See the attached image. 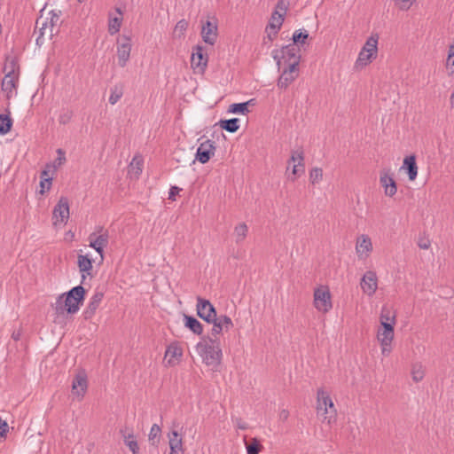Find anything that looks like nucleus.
Returning <instances> with one entry per match:
<instances>
[{
	"mask_svg": "<svg viewBox=\"0 0 454 454\" xmlns=\"http://www.w3.org/2000/svg\"><path fill=\"white\" fill-rule=\"evenodd\" d=\"M195 348L202 362L207 366H211L213 369L216 370L223 357L219 340L213 337L202 338Z\"/></svg>",
	"mask_w": 454,
	"mask_h": 454,
	"instance_id": "f257e3e1",
	"label": "nucleus"
},
{
	"mask_svg": "<svg viewBox=\"0 0 454 454\" xmlns=\"http://www.w3.org/2000/svg\"><path fill=\"white\" fill-rule=\"evenodd\" d=\"M85 294L86 290L81 285L71 288L58 298L56 310H65L68 314L76 313L84 301Z\"/></svg>",
	"mask_w": 454,
	"mask_h": 454,
	"instance_id": "f03ea898",
	"label": "nucleus"
},
{
	"mask_svg": "<svg viewBox=\"0 0 454 454\" xmlns=\"http://www.w3.org/2000/svg\"><path fill=\"white\" fill-rule=\"evenodd\" d=\"M300 51L299 46L289 43L280 49H274L271 51V56L276 61L278 70H280L283 65L287 66L291 63H295L296 67H299L301 58Z\"/></svg>",
	"mask_w": 454,
	"mask_h": 454,
	"instance_id": "7ed1b4c3",
	"label": "nucleus"
},
{
	"mask_svg": "<svg viewBox=\"0 0 454 454\" xmlns=\"http://www.w3.org/2000/svg\"><path fill=\"white\" fill-rule=\"evenodd\" d=\"M317 415L323 418V422L331 424L335 420L336 409L330 395L324 389L319 388L317 395Z\"/></svg>",
	"mask_w": 454,
	"mask_h": 454,
	"instance_id": "20e7f679",
	"label": "nucleus"
},
{
	"mask_svg": "<svg viewBox=\"0 0 454 454\" xmlns=\"http://www.w3.org/2000/svg\"><path fill=\"white\" fill-rule=\"evenodd\" d=\"M299 67L295 63L284 66L283 70L278 79L277 86L280 90H286L299 76Z\"/></svg>",
	"mask_w": 454,
	"mask_h": 454,
	"instance_id": "39448f33",
	"label": "nucleus"
},
{
	"mask_svg": "<svg viewBox=\"0 0 454 454\" xmlns=\"http://www.w3.org/2000/svg\"><path fill=\"white\" fill-rule=\"evenodd\" d=\"M98 232L99 235H97L96 232L90 233L88 237V240L90 242L89 246L99 254L101 261H103L104 248L108 245L109 235L108 231L104 230L103 227H99Z\"/></svg>",
	"mask_w": 454,
	"mask_h": 454,
	"instance_id": "423d86ee",
	"label": "nucleus"
},
{
	"mask_svg": "<svg viewBox=\"0 0 454 454\" xmlns=\"http://www.w3.org/2000/svg\"><path fill=\"white\" fill-rule=\"evenodd\" d=\"M197 315L206 321L211 323L216 320L217 313L214 305L208 301L201 297H197Z\"/></svg>",
	"mask_w": 454,
	"mask_h": 454,
	"instance_id": "0eeeda50",
	"label": "nucleus"
},
{
	"mask_svg": "<svg viewBox=\"0 0 454 454\" xmlns=\"http://www.w3.org/2000/svg\"><path fill=\"white\" fill-rule=\"evenodd\" d=\"M314 306L321 312H328L333 305L331 301V294L327 287H319L314 291Z\"/></svg>",
	"mask_w": 454,
	"mask_h": 454,
	"instance_id": "6e6552de",
	"label": "nucleus"
},
{
	"mask_svg": "<svg viewBox=\"0 0 454 454\" xmlns=\"http://www.w3.org/2000/svg\"><path fill=\"white\" fill-rule=\"evenodd\" d=\"M208 61L207 53L201 45H196L193 47L192 53L191 56V66L199 73H204Z\"/></svg>",
	"mask_w": 454,
	"mask_h": 454,
	"instance_id": "1a4fd4ad",
	"label": "nucleus"
},
{
	"mask_svg": "<svg viewBox=\"0 0 454 454\" xmlns=\"http://www.w3.org/2000/svg\"><path fill=\"white\" fill-rule=\"evenodd\" d=\"M215 152V142L207 139L199 145L195 154V160H198L201 164H205L209 161L212 156H214Z\"/></svg>",
	"mask_w": 454,
	"mask_h": 454,
	"instance_id": "9d476101",
	"label": "nucleus"
},
{
	"mask_svg": "<svg viewBox=\"0 0 454 454\" xmlns=\"http://www.w3.org/2000/svg\"><path fill=\"white\" fill-rule=\"evenodd\" d=\"M88 387V379L85 370H80L73 379L72 393L79 399H82Z\"/></svg>",
	"mask_w": 454,
	"mask_h": 454,
	"instance_id": "9b49d317",
	"label": "nucleus"
},
{
	"mask_svg": "<svg viewBox=\"0 0 454 454\" xmlns=\"http://www.w3.org/2000/svg\"><path fill=\"white\" fill-rule=\"evenodd\" d=\"M360 286L368 296H372L378 288V278L375 271H366L361 278Z\"/></svg>",
	"mask_w": 454,
	"mask_h": 454,
	"instance_id": "f8f14e48",
	"label": "nucleus"
},
{
	"mask_svg": "<svg viewBox=\"0 0 454 454\" xmlns=\"http://www.w3.org/2000/svg\"><path fill=\"white\" fill-rule=\"evenodd\" d=\"M54 224L66 223L69 217V204L66 197H61L53 209Z\"/></svg>",
	"mask_w": 454,
	"mask_h": 454,
	"instance_id": "ddd939ff",
	"label": "nucleus"
},
{
	"mask_svg": "<svg viewBox=\"0 0 454 454\" xmlns=\"http://www.w3.org/2000/svg\"><path fill=\"white\" fill-rule=\"evenodd\" d=\"M210 324H213V326L211 328V335L209 337L213 338H216V336L223 331L228 332L233 327L232 320L227 315L217 316L216 320L212 321Z\"/></svg>",
	"mask_w": 454,
	"mask_h": 454,
	"instance_id": "4468645a",
	"label": "nucleus"
},
{
	"mask_svg": "<svg viewBox=\"0 0 454 454\" xmlns=\"http://www.w3.org/2000/svg\"><path fill=\"white\" fill-rule=\"evenodd\" d=\"M372 251V243L368 235L363 234L359 236L356 243V253L359 259H366Z\"/></svg>",
	"mask_w": 454,
	"mask_h": 454,
	"instance_id": "2eb2a0df",
	"label": "nucleus"
},
{
	"mask_svg": "<svg viewBox=\"0 0 454 454\" xmlns=\"http://www.w3.org/2000/svg\"><path fill=\"white\" fill-rule=\"evenodd\" d=\"M294 162V166L292 168V174L294 176H299L305 171L304 166V153L301 148L292 151L291 158L289 160V163ZM295 180V177L293 178V181Z\"/></svg>",
	"mask_w": 454,
	"mask_h": 454,
	"instance_id": "dca6fc26",
	"label": "nucleus"
},
{
	"mask_svg": "<svg viewBox=\"0 0 454 454\" xmlns=\"http://www.w3.org/2000/svg\"><path fill=\"white\" fill-rule=\"evenodd\" d=\"M217 23L207 20L203 23L201 27V36L203 41L209 44L214 45L217 39Z\"/></svg>",
	"mask_w": 454,
	"mask_h": 454,
	"instance_id": "f3484780",
	"label": "nucleus"
},
{
	"mask_svg": "<svg viewBox=\"0 0 454 454\" xmlns=\"http://www.w3.org/2000/svg\"><path fill=\"white\" fill-rule=\"evenodd\" d=\"M104 298V293L101 291H96L91 296L86 309L83 310L82 315L84 319L88 320L93 317L98 308L99 307Z\"/></svg>",
	"mask_w": 454,
	"mask_h": 454,
	"instance_id": "a211bd4d",
	"label": "nucleus"
},
{
	"mask_svg": "<svg viewBox=\"0 0 454 454\" xmlns=\"http://www.w3.org/2000/svg\"><path fill=\"white\" fill-rule=\"evenodd\" d=\"M122 40L123 42L120 43L117 47V57L119 66L124 67L129 59L131 44L129 37L125 36Z\"/></svg>",
	"mask_w": 454,
	"mask_h": 454,
	"instance_id": "6ab92c4d",
	"label": "nucleus"
},
{
	"mask_svg": "<svg viewBox=\"0 0 454 454\" xmlns=\"http://www.w3.org/2000/svg\"><path fill=\"white\" fill-rule=\"evenodd\" d=\"M380 183L381 186L384 188V193L386 196L393 197L396 193V183L394 180V178L389 175L388 171H384L380 173Z\"/></svg>",
	"mask_w": 454,
	"mask_h": 454,
	"instance_id": "aec40b11",
	"label": "nucleus"
},
{
	"mask_svg": "<svg viewBox=\"0 0 454 454\" xmlns=\"http://www.w3.org/2000/svg\"><path fill=\"white\" fill-rule=\"evenodd\" d=\"M401 169L406 171L409 180L414 181L418 176V166L416 162V156L414 154L406 156L403 159V166Z\"/></svg>",
	"mask_w": 454,
	"mask_h": 454,
	"instance_id": "412c9836",
	"label": "nucleus"
},
{
	"mask_svg": "<svg viewBox=\"0 0 454 454\" xmlns=\"http://www.w3.org/2000/svg\"><path fill=\"white\" fill-rule=\"evenodd\" d=\"M168 443L170 448V454H184L183 439L177 431L173 430L168 434Z\"/></svg>",
	"mask_w": 454,
	"mask_h": 454,
	"instance_id": "4be33fe9",
	"label": "nucleus"
},
{
	"mask_svg": "<svg viewBox=\"0 0 454 454\" xmlns=\"http://www.w3.org/2000/svg\"><path fill=\"white\" fill-rule=\"evenodd\" d=\"M394 325L395 324L381 325L382 329L378 333V340L381 345H391L394 338Z\"/></svg>",
	"mask_w": 454,
	"mask_h": 454,
	"instance_id": "5701e85b",
	"label": "nucleus"
},
{
	"mask_svg": "<svg viewBox=\"0 0 454 454\" xmlns=\"http://www.w3.org/2000/svg\"><path fill=\"white\" fill-rule=\"evenodd\" d=\"M77 265L80 272L82 274V279L85 278V273L90 275V270L93 267V260L89 258L88 255L79 254Z\"/></svg>",
	"mask_w": 454,
	"mask_h": 454,
	"instance_id": "b1692460",
	"label": "nucleus"
},
{
	"mask_svg": "<svg viewBox=\"0 0 454 454\" xmlns=\"http://www.w3.org/2000/svg\"><path fill=\"white\" fill-rule=\"evenodd\" d=\"M184 326L191 330L194 334L200 335L203 333L202 324L194 317L184 315Z\"/></svg>",
	"mask_w": 454,
	"mask_h": 454,
	"instance_id": "393cba45",
	"label": "nucleus"
},
{
	"mask_svg": "<svg viewBox=\"0 0 454 454\" xmlns=\"http://www.w3.org/2000/svg\"><path fill=\"white\" fill-rule=\"evenodd\" d=\"M183 356V350L177 344V342H173L170 345L168 346L166 352H165V357H169L168 363L169 364H174L175 361L174 359L177 360Z\"/></svg>",
	"mask_w": 454,
	"mask_h": 454,
	"instance_id": "a878e982",
	"label": "nucleus"
},
{
	"mask_svg": "<svg viewBox=\"0 0 454 454\" xmlns=\"http://www.w3.org/2000/svg\"><path fill=\"white\" fill-rule=\"evenodd\" d=\"M115 11L119 14V17H112L111 14H109L108 32L110 35L118 33L121 26L122 12L119 7H116Z\"/></svg>",
	"mask_w": 454,
	"mask_h": 454,
	"instance_id": "bb28decb",
	"label": "nucleus"
},
{
	"mask_svg": "<svg viewBox=\"0 0 454 454\" xmlns=\"http://www.w3.org/2000/svg\"><path fill=\"white\" fill-rule=\"evenodd\" d=\"M278 11H274L270 16V21L268 25L266 26V32L269 30H274V35L278 34L280 30L283 22L285 20L282 16L278 15Z\"/></svg>",
	"mask_w": 454,
	"mask_h": 454,
	"instance_id": "cd10ccee",
	"label": "nucleus"
},
{
	"mask_svg": "<svg viewBox=\"0 0 454 454\" xmlns=\"http://www.w3.org/2000/svg\"><path fill=\"white\" fill-rule=\"evenodd\" d=\"M218 124L221 129L230 133H235L239 129V119L231 118L228 120H220Z\"/></svg>",
	"mask_w": 454,
	"mask_h": 454,
	"instance_id": "c85d7f7f",
	"label": "nucleus"
},
{
	"mask_svg": "<svg viewBox=\"0 0 454 454\" xmlns=\"http://www.w3.org/2000/svg\"><path fill=\"white\" fill-rule=\"evenodd\" d=\"M254 99H250L247 102L231 104L229 106L228 112L231 114H247L249 112L248 106L254 105Z\"/></svg>",
	"mask_w": 454,
	"mask_h": 454,
	"instance_id": "c756f323",
	"label": "nucleus"
},
{
	"mask_svg": "<svg viewBox=\"0 0 454 454\" xmlns=\"http://www.w3.org/2000/svg\"><path fill=\"white\" fill-rule=\"evenodd\" d=\"M362 51L372 53L374 56H377L378 52V35H371L365 42L364 45L361 49Z\"/></svg>",
	"mask_w": 454,
	"mask_h": 454,
	"instance_id": "7c9ffc66",
	"label": "nucleus"
},
{
	"mask_svg": "<svg viewBox=\"0 0 454 454\" xmlns=\"http://www.w3.org/2000/svg\"><path fill=\"white\" fill-rule=\"evenodd\" d=\"M123 441L125 445L129 449L132 454H139L138 443L135 440L133 430H129V433L128 434H123Z\"/></svg>",
	"mask_w": 454,
	"mask_h": 454,
	"instance_id": "2f4dec72",
	"label": "nucleus"
},
{
	"mask_svg": "<svg viewBox=\"0 0 454 454\" xmlns=\"http://www.w3.org/2000/svg\"><path fill=\"white\" fill-rule=\"evenodd\" d=\"M309 38V33L305 29H297L294 32L292 40L293 43L299 47L306 43V40Z\"/></svg>",
	"mask_w": 454,
	"mask_h": 454,
	"instance_id": "473e14b6",
	"label": "nucleus"
},
{
	"mask_svg": "<svg viewBox=\"0 0 454 454\" xmlns=\"http://www.w3.org/2000/svg\"><path fill=\"white\" fill-rule=\"evenodd\" d=\"M50 14V18H47L46 19V21L43 24V27H41V30H44L48 24L51 25V35H52V27L56 25H58V23L59 22V20H60V16H61V11H55V10H52L49 12Z\"/></svg>",
	"mask_w": 454,
	"mask_h": 454,
	"instance_id": "72a5a7b5",
	"label": "nucleus"
},
{
	"mask_svg": "<svg viewBox=\"0 0 454 454\" xmlns=\"http://www.w3.org/2000/svg\"><path fill=\"white\" fill-rule=\"evenodd\" d=\"M123 95V85L122 84H115L110 89V97L109 103L111 105H115Z\"/></svg>",
	"mask_w": 454,
	"mask_h": 454,
	"instance_id": "f704fd0d",
	"label": "nucleus"
},
{
	"mask_svg": "<svg viewBox=\"0 0 454 454\" xmlns=\"http://www.w3.org/2000/svg\"><path fill=\"white\" fill-rule=\"evenodd\" d=\"M411 377L415 382L421 381L425 377V368L421 363H415L411 366Z\"/></svg>",
	"mask_w": 454,
	"mask_h": 454,
	"instance_id": "c9c22d12",
	"label": "nucleus"
},
{
	"mask_svg": "<svg viewBox=\"0 0 454 454\" xmlns=\"http://www.w3.org/2000/svg\"><path fill=\"white\" fill-rule=\"evenodd\" d=\"M376 57L377 56H374L372 53H368L361 50L356 61V67H364L371 63L372 59H376Z\"/></svg>",
	"mask_w": 454,
	"mask_h": 454,
	"instance_id": "e433bc0d",
	"label": "nucleus"
},
{
	"mask_svg": "<svg viewBox=\"0 0 454 454\" xmlns=\"http://www.w3.org/2000/svg\"><path fill=\"white\" fill-rule=\"evenodd\" d=\"M248 228L245 223L238 224L234 228V235L236 243L242 242L247 235Z\"/></svg>",
	"mask_w": 454,
	"mask_h": 454,
	"instance_id": "4c0bfd02",
	"label": "nucleus"
},
{
	"mask_svg": "<svg viewBox=\"0 0 454 454\" xmlns=\"http://www.w3.org/2000/svg\"><path fill=\"white\" fill-rule=\"evenodd\" d=\"M262 448V445L257 438H252L249 442H246L247 454H259Z\"/></svg>",
	"mask_w": 454,
	"mask_h": 454,
	"instance_id": "58836bf2",
	"label": "nucleus"
},
{
	"mask_svg": "<svg viewBox=\"0 0 454 454\" xmlns=\"http://www.w3.org/2000/svg\"><path fill=\"white\" fill-rule=\"evenodd\" d=\"M16 87V75L6 74L2 81V90L6 92H12Z\"/></svg>",
	"mask_w": 454,
	"mask_h": 454,
	"instance_id": "ea45409f",
	"label": "nucleus"
},
{
	"mask_svg": "<svg viewBox=\"0 0 454 454\" xmlns=\"http://www.w3.org/2000/svg\"><path fill=\"white\" fill-rule=\"evenodd\" d=\"M12 127V120L7 114H0V135L7 134Z\"/></svg>",
	"mask_w": 454,
	"mask_h": 454,
	"instance_id": "a19ab883",
	"label": "nucleus"
},
{
	"mask_svg": "<svg viewBox=\"0 0 454 454\" xmlns=\"http://www.w3.org/2000/svg\"><path fill=\"white\" fill-rule=\"evenodd\" d=\"M380 324H395V317L391 315L389 309L387 308H382L380 313Z\"/></svg>",
	"mask_w": 454,
	"mask_h": 454,
	"instance_id": "79ce46f5",
	"label": "nucleus"
},
{
	"mask_svg": "<svg viewBox=\"0 0 454 454\" xmlns=\"http://www.w3.org/2000/svg\"><path fill=\"white\" fill-rule=\"evenodd\" d=\"M323 178V170L320 168H313L309 172V181L315 184L319 183Z\"/></svg>",
	"mask_w": 454,
	"mask_h": 454,
	"instance_id": "37998d69",
	"label": "nucleus"
},
{
	"mask_svg": "<svg viewBox=\"0 0 454 454\" xmlns=\"http://www.w3.org/2000/svg\"><path fill=\"white\" fill-rule=\"evenodd\" d=\"M288 6L289 2L287 0H278L276 4L275 11H278V15L282 16V18L285 19V16L288 10Z\"/></svg>",
	"mask_w": 454,
	"mask_h": 454,
	"instance_id": "c03bdc74",
	"label": "nucleus"
},
{
	"mask_svg": "<svg viewBox=\"0 0 454 454\" xmlns=\"http://www.w3.org/2000/svg\"><path fill=\"white\" fill-rule=\"evenodd\" d=\"M160 432H161V429H160V426H158L157 424H153L152 426L148 437H149V441L152 442L153 445H155L159 442V440L157 442H155V439L160 436Z\"/></svg>",
	"mask_w": 454,
	"mask_h": 454,
	"instance_id": "a18cd8bd",
	"label": "nucleus"
},
{
	"mask_svg": "<svg viewBox=\"0 0 454 454\" xmlns=\"http://www.w3.org/2000/svg\"><path fill=\"white\" fill-rule=\"evenodd\" d=\"M17 67L18 65L14 59H7L4 71L6 72V74H10L11 75H15V70Z\"/></svg>",
	"mask_w": 454,
	"mask_h": 454,
	"instance_id": "49530a36",
	"label": "nucleus"
},
{
	"mask_svg": "<svg viewBox=\"0 0 454 454\" xmlns=\"http://www.w3.org/2000/svg\"><path fill=\"white\" fill-rule=\"evenodd\" d=\"M73 117V112L70 110L63 111L59 117V121L60 124H67Z\"/></svg>",
	"mask_w": 454,
	"mask_h": 454,
	"instance_id": "de8ad7c7",
	"label": "nucleus"
},
{
	"mask_svg": "<svg viewBox=\"0 0 454 454\" xmlns=\"http://www.w3.org/2000/svg\"><path fill=\"white\" fill-rule=\"evenodd\" d=\"M418 246L421 249H428L431 246V241L428 237L423 234L419 237Z\"/></svg>",
	"mask_w": 454,
	"mask_h": 454,
	"instance_id": "09e8293b",
	"label": "nucleus"
},
{
	"mask_svg": "<svg viewBox=\"0 0 454 454\" xmlns=\"http://www.w3.org/2000/svg\"><path fill=\"white\" fill-rule=\"evenodd\" d=\"M57 153H58V157L54 161V168H58V167L61 166L66 161V154L62 149L59 148L57 150Z\"/></svg>",
	"mask_w": 454,
	"mask_h": 454,
	"instance_id": "8fccbe9b",
	"label": "nucleus"
},
{
	"mask_svg": "<svg viewBox=\"0 0 454 454\" xmlns=\"http://www.w3.org/2000/svg\"><path fill=\"white\" fill-rule=\"evenodd\" d=\"M51 181H52L51 177H43V179L41 180V182H40V187H41L40 193L43 194L45 189L46 190H50L51 185Z\"/></svg>",
	"mask_w": 454,
	"mask_h": 454,
	"instance_id": "3c124183",
	"label": "nucleus"
},
{
	"mask_svg": "<svg viewBox=\"0 0 454 454\" xmlns=\"http://www.w3.org/2000/svg\"><path fill=\"white\" fill-rule=\"evenodd\" d=\"M9 430V426L5 420L0 419V439L6 436V433Z\"/></svg>",
	"mask_w": 454,
	"mask_h": 454,
	"instance_id": "603ef678",
	"label": "nucleus"
},
{
	"mask_svg": "<svg viewBox=\"0 0 454 454\" xmlns=\"http://www.w3.org/2000/svg\"><path fill=\"white\" fill-rule=\"evenodd\" d=\"M182 191L181 188L177 186H171L168 192V200L175 201L176 196Z\"/></svg>",
	"mask_w": 454,
	"mask_h": 454,
	"instance_id": "864d4df0",
	"label": "nucleus"
},
{
	"mask_svg": "<svg viewBox=\"0 0 454 454\" xmlns=\"http://www.w3.org/2000/svg\"><path fill=\"white\" fill-rule=\"evenodd\" d=\"M136 166V175H140L141 172H142V165H143V162L141 160H137V157H135L132 160V162L130 163V167H133V166Z\"/></svg>",
	"mask_w": 454,
	"mask_h": 454,
	"instance_id": "5fc2aeb1",
	"label": "nucleus"
},
{
	"mask_svg": "<svg viewBox=\"0 0 454 454\" xmlns=\"http://www.w3.org/2000/svg\"><path fill=\"white\" fill-rule=\"evenodd\" d=\"M187 27H188L187 21L184 20H181L176 23L175 29L179 30V31H185L187 29Z\"/></svg>",
	"mask_w": 454,
	"mask_h": 454,
	"instance_id": "6e6d98bb",
	"label": "nucleus"
},
{
	"mask_svg": "<svg viewBox=\"0 0 454 454\" xmlns=\"http://www.w3.org/2000/svg\"><path fill=\"white\" fill-rule=\"evenodd\" d=\"M448 61H450L451 65L454 66V45H451L449 49Z\"/></svg>",
	"mask_w": 454,
	"mask_h": 454,
	"instance_id": "4d7b16f0",
	"label": "nucleus"
},
{
	"mask_svg": "<svg viewBox=\"0 0 454 454\" xmlns=\"http://www.w3.org/2000/svg\"><path fill=\"white\" fill-rule=\"evenodd\" d=\"M236 426L238 428L246 430L247 428V424L244 422L241 419H236Z\"/></svg>",
	"mask_w": 454,
	"mask_h": 454,
	"instance_id": "13d9d810",
	"label": "nucleus"
},
{
	"mask_svg": "<svg viewBox=\"0 0 454 454\" xmlns=\"http://www.w3.org/2000/svg\"><path fill=\"white\" fill-rule=\"evenodd\" d=\"M289 417V411L286 409H283L280 411L279 412V419L282 420V421H286L287 420Z\"/></svg>",
	"mask_w": 454,
	"mask_h": 454,
	"instance_id": "bf43d9fd",
	"label": "nucleus"
},
{
	"mask_svg": "<svg viewBox=\"0 0 454 454\" xmlns=\"http://www.w3.org/2000/svg\"><path fill=\"white\" fill-rule=\"evenodd\" d=\"M267 33H268L267 37L270 41H273L277 37V35H278V34L274 35V30H269Z\"/></svg>",
	"mask_w": 454,
	"mask_h": 454,
	"instance_id": "052dcab7",
	"label": "nucleus"
},
{
	"mask_svg": "<svg viewBox=\"0 0 454 454\" xmlns=\"http://www.w3.org/2000/svg\"><path fill=\"white\" fill-rule=\"evenodd\" d=\"M20 336H21V333L20 331L18 332H13L12 334V338L14 340H19L20 339Z\"/></svg>",
	"mask_w": 454,
	"mask_h": 454,
	"instance_id": "680f3d73",
	"label": "nucleus"
},
{
	"mask_svg": "<svg viewBox=\"0 0 454 454\" xmlns=\"http://www.w3.org/2000/svg\"><path fill=\"white\" fill-rule=\"evenodd\" d=\"M382 347V354L387 355L390 352V345H381Z\"/></svg>",
	"mask_w": 454,
	"mask_h": 454,
	"instance_id": "e2e57ef3",
	"label": "nucleus"
},
{
	"mask_svg": "<svg viewBox=\"0 0 454 454\" xmlns=\"http://www.w3.org/2000/svg\"><path fill=\"white\" fill-rule=\"evenodd\" d=\"M129 430H133V429L129 428L128 427H124L123 428H121L120 430V433H121V436L123 437V434H128L129 433Z\"/></svg>",
	"mask_w": 454,
	"mask_h": 454,
	"instance_id": "0e129e2a",
	"label": "nucleus"
},
{
	"mask_svg": "<svg viewBox=\"0 0 454 454\" xmlns=\"http://www.w3.org/2000/svg\"><path fill=\"white\" fill-rule=\"evenodd\" d=\"M43 177H50L49 176V171L48 170H43L41 173V178L43 179Z\"/></svg>",
	"mask_w": 454,
	"mask_h": 454,
	"instance_id": "69168bd1",
	"label": "nucleus"
},
{
	"mask_svg": "<svg viewBox=\"0 0 454 454\" xmlns=\"http://www.w3.org/2000/svg\"><path fill=\"white\" fill-rule=\"evenodd\" d=\"M450 106L454 108V92L450 95Z\"/></svg>",
	"mask_w": 454,
	"mask_h": 454,
	"instance_id": "338daca9",
	"label": "nucleus"
}]
</instances>
